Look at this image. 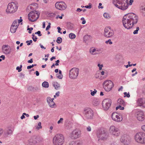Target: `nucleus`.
I'll return each mask as SVG.
<instances>
[{
	"label": "nucleus",
	"instance_id": "obj_1",
	"mask_svg": "<svg viewBox=\"0 0 145 145\" xmlns=\"http://www.w3.org/2000/svg\"><path fill=\"white\" fill-rule=\"evenodd\" d=\"M138 16L133 13L125 15L123 17L122 22L124 27L127 29H130L138 22Z\"/></svg>",
	"mask_w": 145,
	"mask_h": 145
},
{
	"label": "nucleus",
	"instance_id": "obj_2",
	"mask_svg": "<svg viewBox=\"0 0 145 145\" xmlns=\"http://www.w3.org/2000/svg\"><path fill=\"white\" fill-rule=\"evenodd\" d=\"M53 142L54 145H62L64 142V137L61 134H57L54 137Z\"/></svg>",
	"mask_w": 145,
	"mask_h": 145
},
{
	"label": "nucleus",
	"instance_id": "obj_3",
	"mask_svg": "<svg viewBox=\"0 0 145 145\" xmlns=\"http://www.w3.org/2000/svg\"><path fill=\"white\" fill-rule=\"evenodd\" d=\"M135 139L139 143L141 144L145 143V134L140 132L137 133L135 136Z\"/></svg>",
	"mask_w": 145,
	"mask_h": 145
},
{
	"label": "nucleus",
	"instance_id": "obj_4",
	"mask_svg": "<svg viewBox=\"0 0 145 145\" xmlns=\"http://www.w3.org/2000/svg\"><path fill=\"white\" fill-rule=\"evenodd\" d=\"M28 19L31 22L36 21L39 17V13L36 10L31 11L28 14Z\"/></svg>",
	"mask_w": 145,
	"mask_h": 145
},
{
	"label": "nucleus",
	"instance_id": "obj_5",
	"mask_svg": "<svg viewBox=\"0 0 145 145\" xmlns=\"http://www.w3.org/2000/svg\"><path fill=\"white\" fill-rule=\"evenodd\" d=\"M18 8V6L14 2L9 3L7 6L6 11L7 13H12L15 12Z\"/></svg>",
	"mask_w": 145,
	"mask_h": 145
},
{
	"label": "nucleus",
	"instance_id": "obj_6",
	"mask_svg": "<svg viewBox=\"0 0 145 145\" xmlns=\"http://www.w3.org/2000/svg\"><path fill=\"white\" fill-rule=\"evenodd\" d=\"M103 85L106 91H109L113 87L114 84L112 81L108 80L105 81L103 83Z\"/></svg>",
	"mask_w": 145,
	"mask_h": 145
},
{
	"label": "nucleus",
	"instance_id": "obj_7",
	"mask_svg": "<svg viewBox=\"0 0 145 145\" xmlns=\"http://www.w3.org/2000/svg\"><path fill=\"white\" fill-rule=\"evenodd\" d=\"M112 101L109 99H104L102 101V105L103 109L105 110H107L111 106Z\"/></svg>",
	"mask_w": 145,
	"mask_h": 145
},
{
	"label": "nucleus",
	"instance_id": "obj_8",
	"mask_svg": "<svg viewBox=\"0 0 145 145\" xmlns=\"http://www.w3.org/2000/svg\"><path fill=\"white\" fill-rule=\"evenodd\" d=\"M79 69L76 68H72L69 71V76L72 79L76 78L79 73Z\"/></svg>",
	"mask_w": 145,
	"mask_h": 145
},
{
	"label": "nucleus",
	"instance_id": "obj_9",
	"mask_svg": "<svg viewBox=\"0 0 145 145\" xmlns=\"http://www.w3.org/2000/svg\"><path fill=\"white\" fill-rule=\"evenodd\" d=\"M109 132L110 134L116 136H118L120 133L119 129L114 125L110 126Z\"/></svg>",
	"mask_w": 145,
	"mask_h": 145
},
{
	"label": "nucleus",
	"instance_id": "obj_10",
	"mask_svg": "<svg viewBox=\"0 0 145 145\" xmlns=\"http://www.w3.org/2000/svg\"><path fill=\"white\" fill-rule=\"evenodd\" d=\"M84 113L85 117L87 119H91L93 116V111L90 108H88L85 110Z\"/></svg>",
	"mask_w": 145,
	"mask_h": 145
},
{
	"label": "nucleus",
	"instance_id": "obj_11",
	"mask_svg": "<svg viewBox=\"0 0 145 145\" xmlns=\"http://www.w3.org/2000/svg\"><path fill=\"white\" fill-rule=\"evenodd\" d=\"M56 8L59 10H62L65 9L67 7L66 4L63 1L57 2L55 4Z\"/></svg>",
	"mask_w": 145,
	"mask_h": 145
},
{
	"label": "nucleus",
	"instance_id": "obj_12",
	"mask_svg": "<svg viewBox=\"0 0 145 145\" xmlns=\"http://www.w3.org/2000/svg\"><path fill=\"white\" fill-rule=\"evenodd\" d=\"M81 131L78 129L74 130L71 133V137L72 139H76L80 137Z\"/></svg>",
	"mask_w": 145,
	"mask_h": 145
},
{
	"label": "nucleus",
	"instance_id": "obj_13",
	"mask_svg": "<svg viewBox=\"0 0 145 145\" xmlns=\"http://www.w3.org/2000/svg\"><path fill=\"white\" fill-rule=\"evenodd\" d=\"M135 114L137 120L140 121H142L145 119L143 112L141 110L136 112Z\"/></svg>",
	"mask_w": 145,
	"mask_h": 145
},
{
	"label": "nucleus",
	"instance_id": "obj_14",
	"mask_svg": "<svg viewBox=\"0 0 145 145\" xmlns=\"http://www.w3.org/2000/svg\"><path fill=\"white\" fill-rule=\"evenodd\" d=\"M111 117L113 120L116 121H120L122 120L121 116L118 115L117 113L116 112H113L112 114Z\"/></svg>",
	"mask_w": 145,
	"mask_h": 145
},
{
	"label": "nucleus",
	"instance_id": "obj_15",
	"mask_svg": "<svg viewBox=\"0 0 145 145\" xmlns=\"http://www.w3.org/2000/svg\"><path fill=\"white\" fill-rule=\"evenodd\" d=\"M124 1H122L121 3L119 5H118V7L117 8L122 10H126L129 6L128 0L127 1L126 0L125 3Z\"/></svg>",
	"mask_w": 145,
	"mask_h": 145
},
{
	"label": "nucleus",
	"instance_id": "obj_16",
	"mask_svg": "<svg viewBox=\"0 0 145 145\" xmlns=\"http://www.w3.org/2000/svg\"><path fill=\"white\" fill-rule=\"evenodd\" d=\"M108 137V134L104 129H100V140H105Z\"/></svg>",
	"mask_w": 145,
	"mask_h": 145
},
{
	"label": "nucleus",
	"instance_id": "obj_17",
	"mask_svg": "<svg viewBox=\"0 0 145 145\" xmlns=\"http://www.w3.org/2000/svg\"><path fill=\"white\" fill-rule=\"evenodd\" d=\"M37 142L35 138H31L28 140V141L26 143V145H35V144L37 143Z\"/></svg>",
	"mask_w": 145,
	"mask_h": 145
},
{
	"label": "nucleus",
	"instance_id": "obj_18",
	"mask_svg": "<svg viewBox=\"0 0 145 145\" xmlns=\"http://www.w3.org/2000/svg\"><path fill=\"white\" fill-rule=\"evenodd\" d=\"M126 135H124L122 136L120 139V141L124 144L127 145L129 143V140H127L126 137Z\"/></svg>",
	"mask_w": 145,
	"mask_h": 145
},
{
	"label": "nucleus",
	"instance_id": "obj_19",
	"mask_svg": "<svg viewBox=\"0 0 145 145\" xmlns=\"http://www.w3.org/2000/svg\"><path fill=\"white\" fill-rule=\"evenodd\" d=\"M102 71H100L101 74L103 76H100V80L106 78L107 76V71L105 70H102Z\"/></svg>",
	"mask_w": 145,
	"mask_h": 145
},
{
	"label": "nucleus",
	"instance_id": "obj_20",
	"mask_svg": "<svg viewBox=\"0 0 145 145\" xmlns=\"http://www.w3.org/2000/svg\"><path fill=\"white\" fill-rule=\"evenodd\" d=\"M13 130H12L10 129H9L5 131L4 133V135L5 137H8L9 135H11L13 133Z\"/></svg>",
	"mask_w": 145,
	"mask_h": 145
},
{
	"label": "nucleus",
	"instance_id": "obj_21",
	"mask_svg": "<svg viewBox=\"0 0 145 145\" xmlns=\"http://www.w3.org/2000/svg\"><path fill=\"white\" fill-rule=\"evenodd\" d=\"M100 104L99 99L97 98H94L92 101V104L94 106H99Z\"/></svg>",
	"mask_w": 145,
	"mask_h": 145
},
{
	"label": "nucleus",
	"instance_id": "obj_22",
	"mask_svg": "<svg viewBox=\"0 0 145 145\" xmlns=\"http://www.w3.org/2000/svg\"><path fill=\"white\" fill-rule=\"evenodd\" d=\"M7 46H3L2 48L3 52L6 54H8L10 53V50L9 49L7 48Z\"/></svg>",
	"mask_w": 145,
	"mask_h": 145
},
{
	"label": "nucleus",
	"instance_id": "obj_23",
	"mask_svg": "<svg viewBox=\"0 0 145 145\" xmlns=\"http://www.w3.org/2000/svg\"><path fill=\"white\" fill-rule=\"evenodd\" d=\"M126 0L127 1L128 0ZM123 1H125V0H113V3L116 7H118L119 5L117 4L120 5L121 2Z\"/></svg>",
	"mask_w": 145,
	"mask_h": 145
},
{
	"label": "nucleus",
	"instance_id": "obj_24",
	"mask_svg": "<svg viewBox=\"0 0 145 145\" xmlns=\"http://www.w3.org/2000/svg\"><path fill=\"white\" fill-rule=\"evenodd\" d=\"M142 98L138 99L137 101V104L138 106H143L144 105V101Z\"/></svg>",
	"mask_w": 145,
	"mask_h": 145
},
{
	"label": "nucleus",
	"instance_id": "obj_25",
	"mask_svg": "<svg viewBox=\"0 0 145 145\" xmlns=\"http://www.w3.org/2000/svg\"><path fill=\"white\" fill-rule=\"evenodd\" d=\"M114 34V32L112 31H109L107 33H104V35L107 37H110L113 36Z\"/></svg>",
	"mask_w": 145,
	"mask_h": 145
},
{
	"label": "nucleus",
	"instance_id": "obj_26",
	"mask_svg": "<svg viewBox=\"0 0 145 145\" xmlns=\"http://www.w3.org/2000/svg\"><path fill=\"white\" fill-rule=\"evenodd\" d=\"M117 104L119 105L124 106L125 105V102L122 99L119 98L118 100Z\"/></svg>",
	"mask_w": 145,
	"mask_h": 145
},
{
	"label": "nucleus",
	"instance_id": "obj_27",
	"mask_svg": "<svg viewBox=\"0 0 145 145\" xmlns=\"http://www.w3.org/2000/svg\"><path fill=\"white\" fill-rule=\"evenodd\" d=\"M54 87L56 89H58L60 87V84L57 82H54L53 84Z\"/></svg>",
	"mask_w": 145,
	"mask_h": 145
},
{
	"label": "nucleus",
	"instance_id": "obj_28",
	"mask_svg": "<svg viewBox=\"0 0 145 145\" xmlns=\"http://www.w3.org/2000/svg\"><path fill=\"white\" fill-rule=\"evenodd\" d=\"M91 37L90 35H86L84 37V40L86 42L91 38Z\"/></svg>",
	"mask_w": 145,
	"mask_h": 145
},
{
	"label": "nucleus",
	"instance_id": "obj_29",
	"mask_svg": "<svg viewBox=\"0 0 145 145\" xmlns=\"http://www.w3.org/2000/svg\"><path fill=\"white\" fill-rule=\"evenodd\" d=\"M98 66L99 67V70L96 72L95 75V77L97 78H99L100 76V63H98Z\"/></svg>",
	"mask_w": 145,
	"mask_h": 145
},
{
	"label": "nucleus",
	"instance_id": "obj_30",
	"mask_svg": "<svg viewBox=\"0 0 145 145\" xmlns=\"http://www.w3.org/2000/svg\"><path fill=\"white\" fill-rule=\"evenodd\" d=\"M18 27L11 26L10 27V31L12 33H14Z\"/></svg>",
	"mask_w": 145,
	"mask_h": 145
},
{
	"label": "nucleus",
	"instance_id": "obj_31",
	"mask_svg": "<svg viewBox=\"0 0 145 145\" xmlns=\"http://www.w3.org/2000/svg\"><path fill=\"white\" fill-rule=\"evenodd\" d=\"M140 11L142 15L145 16V7H142L140 9Z\"/></svg>",
	"mask_w": 145,
	"mask_h": 145
},
{
	"label": "nucleus",
	"instance_id": "obj_32",
	"mask_svg": "<svg viewBox=\"0 0 145 145\" xmlns=\"http://www.w3.org/2000/svg\"><path fill=\"white\" fill-rule=\"evenodd\" d=\"M96 51V50L95 49L92 48L90 49L89 52L92 54H97L95 52Z\"/></svg>",
	"mask_w": 145,
	"mask_h": 145
},
{
	"label": "nucleus",
	"instance_id": "obj_33",
	"mask_svg": "<svg viewBox=\"0 0 145 145\" xmlns=\"http://www.w3.org/2000/svg\"><path fill=\"white\" fill-rule=\"evenodd\" d=\"M42 86L45 88H47L49 86L48 83L46 81L43 82L42 84Z\"/></svg>",
	"mask_w": 145,
	"mask_h": 145
},
{
	"label": "nucleus",
	"instance_id": "obj_34",
	"mask_svg": "<svg viewBox=\"0 0 145 145\" xmlns=\"http://www.w3.org/2000/svg\"><path fill=\"white\" fill-rule=\"evenodd\" d=\"M103 16L105 18L108 19H109L110 18V15L107 13H105L103 14Z\"/></svg>",
	"mask_w": 145,
	"mask_h": 145
},
{
	"label": "nucleus",
	"instance_id": "obj_35",
	"mask_svg": "<svg viewBox=\"0 0 145 145\" xmlns=\"http://www.w3.org/2000/svg\"><path fill=\"white\" fill-rule=\"evenodd\" d=\"M69 37L71 39H74L75 38L76 35L73 33H70L69 35Z\"/></svg>",
	"mask_w": 145,
	"mask_h": 145
},
{
	"label": "nucleus",
	"instance_id": "obj_36",
	"mask_svg": "<svg viewBox=\"0 0 145 145\" xmlns=\"http://www.w3.org/2000/svg\"><path fill=\"white\" fill-rule=\"evenodd\" d=\"M94 90L93 91L92 90H90L91 95L92 96H94L97 92V90L96 89H94Z\"/></svg>",
	"mask_w": 145,
	"mask_h": 145
},
{
	"label": "nucleus",
	"instance_id": "obj_37",
	"mask_svg": "<svg viewBox=\"0 0 145 145\" xmlns=\"http://www.w3.org/2000/svg\"><path fill=\"white\" fill-rule=\"evenodd\" d=\"M56 42L58 44L61 43L62 41V39L61 37H58L56 40Z\"/></svg>",
	"mask_w": 145,
	"mask_h": 145
},
{
	"label": "nucleus",
	"instance_id": "obj_38",
	"mask_svg": "<svg viewBox=\"0 0 145 145\" xmlns=\"http://www.w3.org/2000/svg\"><path fill=\"white\" fill-rule=\"evenodd\" d=\"M49 106L50 107H53V106H54V105H55V103L52 100L51 102H50V103H48Z\"/></svg>",
	"mask_w": 145,
	"mask_h": 145
},
{
	"label": "nucleus",
	"instance_id": "obj_39",
	"mask_svg": "<svg viewBox=\"0 0 145 145\" xmlns=\"http://www.w3.org/2000/svg\"><path fill=\"white\" fill-rule=\"evenodd\" d=\"M123 94L125 95L124 97H127L128 98H129L130 97V95L129 94V92H128V93H127L126 92H125L123 93Z\"/></svg>",
	"mask_w": 145,
	"mask_h": 145
},
{
	"label": "nucleus",
	"instance_id": "obj_40",
	"mask_svg": "<svg viewBox=\"0 0 145 145\" xmlns=\"http://www.w3.org/2000/svg\"><path fill=\"white\" fill-rule=\"evenodd\" d=\"M139 30V27H136V29L133 32V33L134 34H138V31Z\"/></svg>",
	"mask_w": 145,
	"mask_h": 145
},
{
	"label": "nucleus",
	"instance_id": "obj_41",
	"mask_svg": "<svg viewBox=\"0 0 145 145\" xmlns=\"http://www.w3.org/2000/svg\"><path fill=\"white\" fill-rule=\"evenodd\" d=\"M41 123L40 122H39L38 123L37 126L36 127V129H39L42 128V127L41 126Z\"/></svg>",
	"mask_w": 145,
	"mask_h": 145
},
{
	"label": "nucleus",
	"instance_id": "obj_42",
	"mask_svg": "<svg viewBox=\"0 0 145 145\" xmlns=\"http://www.w3.org/2000/svg\"><path fill=\"white\" fill-rule=\"evenodd\" d=\"M96 134L97 137L99 138L100 137V130L97 129L96 131Z\"/></svg>",
	"mask_w": 145,
	"mask_h": 145
},
{
	"label": "nucleus",
	"instance_id": "obj_43",
	"mask_svg": "<svg viewBox=\"0 0 145 145\" xmlns=\"http://www.w3.org/2000/svg\"><path fill=\"white\" fill-rule=\"evenodd\" d=\"M56 76L57 78L60 79H62L63 77V75L62 74H56Z\"/></svg>",
	"mask_w": 145,
	"mask_h": 145
},
{
	"label": "nucleus",
	"instance_id": "obj_44",
	"mask_svg": "<svg viewBox=\"0 0 145 145\" xmlns=\"http://www.w3.org/2000/svg\"><path fill=\"white\" fill-rule=\"evenodd\" d=\"M75 143V145H81L82 144V142L80 141H76Z\"/></svg>",
	"mask_w": 145,
	"mask_h": 145
},
{
	"label": "nucleus",
	"instance_id": "obj_45",
	"mask_svg": "<svg viewBox=\"0 0 145 145\" xmlns=\"http://www.w3.org/2000/svg\"><path fill=\"white\" fill-rule=\"evenodd\" d=\"M34 88L32 86H29L28 88V89L29 91L33 90Z\"/></svg>",
	"mask_w": 145,
	"mask_h": 145
},
{
	"label": "nucleus",
	"instance_id": "obj_46",
	"mask_svg": "<svg viewBox=\"0 0 145 145\" xmlns=\"http://www.w3.org/2000/svg\"><path fill=\"white\" fill-rule=\"evenodd\" d=\"M35 34H38L39 36H41L42 35V34L41 33V32L40 31H39L35 33Z\"/></svg>",
	"mask_w": 145,
	"mask_h": 145
},
{
	"label": "nucleus",
	"instance_id": "obj_47",
	"mask_svg": "<svg viewBox=\"0 0 145 145\" xmlns=\"http://www.w3.org/2000/svg\"><path fill=\"white\" fill-rule=\"evenodd\" d=\"M33 41L32 40H27L26 41V43H27V45H29L31 44V43Z\"/></svg>",
	"mask_w": 145,
	"mask_h": 145
},
{
	"label": "nucleus",
	"instance_id": "obj_48",
	"mask_svg": "<svg viewBox=\"0 0 145 145\" xmlns=\"http://www.w3.org/2000/svg\"><path fill=\"white\" fill-rule=\"evenodd\" d=\"M105 42L106 44H108V43H109L110 44H112V42L111 41L110 39H109L108 40L106 41Z\"/></svg>",
	"mask_w": 145,
	"mask_h": 145
},
{
	"label": "nucleus",
	"instance_id": "obj_49",
	"mask_svg": "<svg viewBox=\"0 0 145 145\" xmlns=\"http://www.w3.org/2000/svg\"><path fill=\"white\" fill-rule=\"evenodd\" d=\"M51 98L50 97H48L47 98V101L48 103H50V102H51V101H52L51 100Z\"/></svg>",
	"mask_w": 145,
	"mask_h": 145
},
{
	"label": "nucleus",
	"instance_id": "obj_50",
	"mask_svg": "<svg viewBox=\"0 0 145 145\" xmlns=\"http://www.w3.org/2000/svg\"><path fill=\"white\" fill-rule=\"evenodd\" d=\"M57 29H58V32L59 33H60L61 34H62V33L60 31L61 29L59 27H57Z\"/></svg>",
	"mask_w": 145,
	"mask_h": 145
},
{
	"label": "nucleus",
	"instance_id": "obj_51",
	"mask_svg": "<svg viewBox=\"0 0 145 145\" xmlns=\"http://www.w3.org/2000/svg\"><path fill=\"white\" fill-rule=\"evenodd\" d=\"M31 5H33L35 7H37L38 6V4L36 3H33L31 4Z\"/></svg>",
	"mask_w": 145,
	"mask_h": 145
},
{
	"label": "nucleus",
	"instance_id": "obj_52",
	"mask_svg": "<svg viewBox=\"0 0 145 145\" xmlns=\"http://www.w3.org/2000/svg\"><path fill=\"white\" fill-rule=\"evenodd\" d=\"M3 132V130L2 129L0 128V137L2 135Z\"/></svg>",
	"mask_w": 145,
	"mask_h": 145
},
{
	"label": "nucleus",
	"instance_id": "obj_53",
	"mask_svg": "<svg viewBox=\"0 0 145 145\" xmlns=\"http://www.w3.org/2000/svg\"><path fill=\"white\" fill-rule=\"evenodd\" d=\"M121 105H119L118 106L119 107V108L120 109V110H123L124 109V108L123 107H122Z\"/></svg>",
	"mask_w": 145,
	"mask_h": 145
},
{
	"label": "nucleus",
	"instance_id": "obj_54",
	"mask_svg": "<svg viewBox=\"0 0 145 145\" xmlns=\"http://www.w3.org/2000/svg\"><path fill=\"white\" fill-rule=\"evenodd\" d=\"M75 142L72 141L69 144V145H75Z\"/></svg>",
	"mask_w": 145,
	"mask_h": 145
},
{
	"label": "nucleus",
	"instance_id": "obj_55",
	"mask_svg": "<svg viewBox=\"0 0 145 145\" xmlns=\"http://www.w3.org/2000/svg\"><path fill=\"white\" fill-rule=\"evenodd\" d=\"M87 130L88 131H90L91 130V128L90 126H89L87 128Z\"/></svg>",
	"mask_w": 145,
	"mask_h": 145
},
{
	"label": "nucleus",
	"instance_id": "obj_56",
	"mask_svg": "<svg viewBox=\"0 0 145 145\" xmlns=\"http://www.w3.org/2000/svg\"><path fill=\"white\" fill-rule=\"evenodd\" d=\"M59 60H57L56 61V63L55 64V65L58 66L59 65L58 63L59 62Z\"/></svg>",
	"mask_w": 145,
	"mask_h": 145
},
{
	"label": "nucleus",
	"instance_id": "obj_57",
	"mask_svg": "<svg viewBox=\"0 0 145 145\" xmlns=\"http://www.w3.org/2000/svg\"><path fill=\"white\" fill-rule=\"evenodd\" d=\"M90 4H89V5ZM84 7H85L86 8H91V5H86V6H85Z\"/></svg>",
	"mask_w": 145,
	"mask_h": 145
},
{
	"label": "nucleus",
	"instance_id": "obj_58",
	"mask_svg": "<svg viewBox=\"0 0 145 145\" xmlns=\"http://www.w3.org/2000/svg\"><path fill=\"white\" fill-rule=\"evenodd\" d=\"M32 39H33V40L34 42H36L37 40V37L36 36L35 37V38H33V37H32Z\"/></svg>",
	"mask_w": 145,
	"mask_h": 145
},
{
	"label": "nucleus",
	"instance_id": "obj_59",
	"mask_svg": "<svg viewBox=\"0 0 145 145\" xmlns=\"http://www.w3.org/2000/svg\"><path fill=\"white\" fill-rule=\"evenodd\" d=\"M33 67V65H29V66H27V69H31Z\"/></svg>",
	"mask_w": 145,
	"mask_h": 145
},
{
	"label": "nucleus",
	"instance_id": "obj_60",
	"mask_svg": "<svg viewBox=\"0 0 145 145\" xmlns=\"http://www.w3.org/2000/svg\"><path fill=\"white\" fill-rule=\"evenodd\" d=\"M18 25H19V24H18V25H15L14 24V22H13V23H12V25H11V26H14V27L16 26V27H18Z\"/></svg>",
	"mask_w": 145,
	"mask_h": 145
},
{
	"label": "nucleus",
	"instance_id": "obj_61",
	"mask_svg": "<svg viewBox=\"0 0 145 145\" xmlns=\"http://www.w3.org/2000/svg\"><path fill=\"white\" fill-rule=\"evenodd\" d=\"M27 62L29 63H32L33 62V59L31 58L30 60H29L27 61Z\"/></svg>",
	"mask_w": 145,
	"mask_h": 145
},
{
	"label": "nucleus",
	"instance_id": "obj_62",
	"mask_svg": "<svg viewBox=\"0 0 145 145\" xmlns=\"http://www.w3.org/2000/svg\"><path fill=\"white\" fill-rule=\"evenodd\" d=\"M63 120V119L62 118H61L60 120H59L57 122V123L59 124L61 123V121H62Z\"/></svg>",
	"mask_w": 145,
	"mask_h": 145
},
{
	"label": "nucleus",
	"instance_id": "obj_63",
	"mask_svg": "<svg viewBox=\"0 0 145 145\" xmlns=\"http://www.w3.org/2000/svg\"><path fill=\"white\" fill-rule=\"evenodd\" d=\"M50 25H48L46 28V30L47 31L50 28Z\"/></svg>",
	"mask_w": 145,
	"mask_h": 145
},
{
	"label": "nucleus",
	"instance_id": "obj_64",
	"mask_svg": "<svg viewBox=\"0 0 145 145\" xmlns=\"http://www.w3.org/2000/svg\"><path fill=\"white\" fill-rule=\"evenodd\" d=\"M142 129L145 131V125H142L141 127Z\"/></svg>",
	"mask_w": 145,
	"mask_h": 145
}]
</instances>
